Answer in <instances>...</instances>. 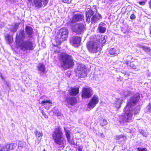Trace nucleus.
I'll use <instances>...</instances> for the list:
<instances>
[{
    "label": "nucleus",
    "mask_w": 151,
    "mask_h": 151,
    "mask_svg": "<svg viewBox=\"0 0 151 151\" xmlns=\"http://www.w3.org/2000/svg\"><path fill=\"white\" fill-rule=\"evenodd\" d=\"M139 94H137L128 102L127 106L124 109L126 111L124 115L121 117V120L120 121L121 122H128L131 119L133 111L130 108L136 104L139 100Z\"/></svg>",
    "instance_id": "obj_1"
},
{
    "label": "nucleus",
    "mask_w": 151,
    "mask_h": 151,
    "mask_svg": "<svg viewBox=\"0 0 151 151\" xmlns=\"http://www.w3.org/2000/svg\"><path fill=\"white\" fill-rule=\"evenodd\" d=\"M96 39L90 41L87 45L89 51L91 52L96 53L99 50V44H103L106 42L105 36L102 35L101 37L97 36Z\"/></svg>",
    "instance_id": "obj_2"
},
{
    "label": "nucleus",
    "mask_w": 151,
    "mask_h": 151,
    "mask_svg": "<svg viewBox=\"0 0 151 151\" xmlns=\"http://www.w3.org/2000/svg\"><path fill=\"white\" fill-rule=\"evenodd\" d=\"M59 58L61 62V67L65 69L69 68L74 65L73 60L72 56L66 53H61Z\"/></svg>",
    "instance_id": "obj_3"
},
{
    "label": "nucleus",
    "mask_w": 151,
    "mask_h": 151,
    "mask_svg": "<svg viewBox=\"0 0 151 151\" xmlns=\"http://www.w3.org/2000/svg\"><path fill=\"white\" fill-rule=\"evenodd\" d=\"M63 132L60 127L55 129L52 136L55 143L58 145L64 144V138L63 137Z\"/></svg>",
    "instance_id": "obj_4"
},
{
    "label": "nucleus",
    "mask_w": 151,
    "mask_h": 151,
    "mask_svg": "<svg viewBox=\"0 0 151 151\" xmlns=\"http://www.w3.org/2000/svg\"><path fill=\"white\" fill-rule=\"evenodd\" d=\"M19 46L20 50L25 53L28 51L33 50L35 47L32 40L29 39L22 41L20 42Z\"/></svg>",
    "instance_id": "obj_5"
},
{
    "label": "nucleus",
    "mask_w": 151,
    "mask_h": 151,
    "mask_svg": "<svg viewBox=\"0 0 151 151\" xmlns=\"http://www.w3.org/2000/svg\"><path fill=\"white\" fill-rule=\"evenodd\" d=\"M86 21L88 23H96L101 18V15L99 14H95L93 11L90 10L87 11L86 13Z\"/></svg>",
    "instance_id": "obj_6"
},
{
    "label": "nucleus",
    "mask_w": 151,
    "mask_h": 151,
    "mask_svg": "<svg viewBox=\"0 0 151 151\" xmlns=\"http://www.w3.org/2000/svg\"><path fill=\"white\" fill-rule=\"evenodd\" d=\"M70 25L73 31L78 34H83L86 29V25L83 23H71Z\"/></svg>",
    "instance_id": "obj_7"
},
{
    "label": "nucleus",
    "mask_w": 151,
    "mask_h": 151,
    "mask_svg": "<svg viewBox=\"0 0 151 151\" xmlns=\"http://www.w3.org/2000/svg\"><path fill=\"white\" fill-rule=\"evenodd\" d=\"M76 75L79 77L84 78L87 75V70L85 65L79 64L77 66L76 71Z\"/></svg>",
    "instance_id": "obj_8"
},
{
    "label": "nucleus",
    "mask_w": 151,
    "mask_h": 151,
    "mask_svg": "<svg viewBox=\"0 0 151 151\" xmlns=\"http://www.w3.org/2000/svg\"><path fill=\"white\" fill-rule=\"evenodd\" d=\"M68 29L63 28L60 29L58 31V37L60 39V41H63L66 40L68 37Z\"/></svg>",
    "instance_id": "obj_9"
},
{
    "label": "nucleus",
    "mask_w": 151,
    "mask_h": 151,
    "mask_svg": "<svg viewBox=\"0 0 151 151\" xmlns=\"http://www.w3.org/2000/svg\"><path fill=\"white\" fill-rule=\"evenodd\" d=\"M29 2H32L33 1V5L35 7L40 8L43 6V4L46 6L48 2V0H28Z\"/></svg>",
    "instance_id": "obj_10"
},
{
    "label": "nucleus",
    "mask_w": 151,
    "mask_h": 151,
    "mask_svg": "<svg viewBox=\"0 0 151 151\" xmlns=\"http://www.w3.org/2000/svg\"><path fill=\"white\" fill-rule=\"evenodd\" d=\"M92 94V90L90 88L84 87L82 90V96L84 99L90 98Z\"/></svg>",
    "instance_id": "obj_11"
},
{
    "label": "nucleus",
    "mask_w": 151,
    "mask_h": 151,
    "mask_svg": "<svg viewBox=\"0 0 151 151\" xmlns=\"http://www.w3.org/2000/svg\"><path fill=\"white\" fill-rule=\"evenodd\" d=\"M99 101L98 97L97 96L94 95L88 104V107L92 109L98 103Z\"/></svg>",
    "instance_id": "obj_12"
},
{
    "label": "nucleus",
    "mask_w": 151,
    "mask_h": 151,
    "mask_svg": "<svg viewBox=\"0 0 151 151\" xmlns=\"http://www.w3.org/2000/svg\"><path fill=\"white\" fill-rule=\"evenodd\" d=\"M81 38L80 37L74 36L70 38L71 44L75 47H78L80 45Z\"/></svg>",
    "instance_id": "obj_13"
},
{
    "label": "nucleus",
    "mask_w": 151,
    "mask_h": 151,
    "mask_svg": "<svg viewBox=\"0 0 151 151\" xmlns=\"http://www.w3.org/2000/svg\"><path fill=\"white\" fill-rule=\"evenodd\" d=\"M15 145L14 144H7L5 146L0 145V151H9L12 150L14 148Z\"/></svg>",
    "instance_id": "obj_14"
},
{
    "label": "nucleus",
    "mask_w": 151,
    "mask_h": 151,
    "mask_svg": "<svg viewBox=\"0 0 151 151\" xmlns=\"http://www.w3.org/2000/svg\"><path fill=\"white\" fill-rule=\"evenodd\" d=\"M25 37V34L23 30H20L19 33H17L16 36V40L17 42L20 41H23Z\"/></svg>",
    "instance_id": "obj_15"
},
{
    "label": "nucleus",
    "mask_w": 151,
    "mask_h": 151,
    "mask_svg": "<svg viewBox=\"0 0 151 151\" xmlns=\"http://www.w3.org/2000/svg\"><path fill=\"white\" fill-rule=\"evenodd\" d=\"M83 16L80 14H75L72 18L71 21V23H75L77 21L81 20L83 19Z\"/></svg>",
    "instance_id": "obj_16"
},
{
    "label": "nucleus",
    "mask_w": 151,
    "mask_h": 151,
    "mask_svg": "<svg viewBox=\"0 0 151 151\" xmlns=\"http://www.w3.org/2000/svg\"><path fill=\"white\" fill-rule=\"evenodd\" d=\"M65 102L68 104L72 105H74L76 104L77 102V100L75 98L73 97H69L66 98Z\"/></svg>",
    "instance_id": "obj_17"
},
{
    "label": "nucleus",
    "mask_w": 151,
    "mask_h": 151,
    "mask_svg": "<svg viewBox=\"0 0 151 151\" xmlns=\"http://www.w3.org/2000/svg\"><path fill=\"white\" fill-rule=\"evenodd\" d=\"M41 104L43 106H44L45 108L46 109H49L50 106H51L52 102L50 100H46L43 101L41 103Z\"/></svg>",
    "instance_id": "obj_18"
},
{
    "label": "nucleus",
    "mask_w": 151,
    "mask_h": 151,
    "mask_svg": "<svg viewBox=\"0 0 151 151\" xmlns=\"http://www.w3.org/2000/svg\"><path fill=\"white\" fill-rule=\"evenodd\" d=\"M123 100L120 99H115L112 103L114 106L116 108L119 109L120 107Z\"/></svg>",
    "instance_id": "obj_19"
},
{
    "label": "nucleus",
    "mask_w": 151,
    "mask_h": 151,
    "mask_svg": "<svg viewBox=\"0 0 151 151\" xmlns=\"http://www.w3.org/2000/svg\"><path fill=\"white\" fill-rule=\"evenodd\" d=\"M79 90L78 88L71 87L70 89L69 90L70 95L76 96L79 93Z\"/></svg>",
    "instance_id": "obj_20"
},
{
    "label": "nucleus",
    "mask_w": 151,
    "mask_h": 151,
    "mask_svg": "<svg viewBox=\"0 0 151 151\" xmlns=\"http://www.w3.org/2000/svg\"><path fill=\"white\" fill-rule=\"evenodd\" d=\"M25 31L26 33L29 36V37H31V35L33 32L32 28L30 26H26L25 27Z\"/></svg>",
    "instance_id": "obj_21"
},
{
    "label": "nucleus",
    "mask_w": 151,
    "mask_h": 151,
    "mask_svg": "<svg viewBox=\"0 0 151 151\" xmlns=\"http://www.w3.org/2000/svg\"><path fill=\"white\" fill-rule=\"evenodd\" d=\"M36 137L37 139L38 143H39L42 139V137L43 135V134L40 132H38L37 131H35Z\"/></svg>",
    "instance_id": "obj_22"
},
{
    "label": "nucleus",
    "mask_w": 151,
    "mask_h": 151,
    "mask_svg": "<svg viewBox=\"0 0 151 151\" xmlns=\"http://www.w3.org/2000/svg\"><path fill=\"white\" fill-rule=\"evenodd\" d=\"M26 143L24 141H20L18 143V147L21 150L22 149H25L26 146Z\"/></svg>",
    "instance_id": "obj_23"
},
{
    "label": "nucleus",
    "mask_w": 151,
    "mask_h": 151,
    "mask_svg": "<svg viewBox=\"0 0 151 151\" xmlns=\"http://www.w3.org/2000/svg\"><path fill=\"white\" fill-rule=\"evenodd\" d=\"M37 67L39 71H40L43 73H45L46 70L45 66L43 64H40L38 65Z\"/></svg>",
    "instance_id": "obj_24"
},
{
    "label": "nucleus",
    "mask_w": 151,
    "mask_h": 151,
    "mask_svg": "<svg viewBox=\"0 0 151 151\" xmlns=\"http://www.w3.org/2000/svg\"><path fill=\"white\" fill-rule=\"evenodd\" d=\"M125 63L128 66H130L131 68L133 69H135L136 68V66L134 65L133 62H130L129 61L126 60L125 61Z\"/></svg>",
    "instance_id": "obj_25"
},
{
    "label": "nucleus",
    "mask_w": 151,
    "mask_h": 151,
    "mask_svg": "<svg viewBox=\"0 0 151 151\" xmlns=\"http://www.w3.org/2000/svg\"><path fill=\"white\" fill-rule=\"evenodd\" d=\"M64 131L67 139L71 137V132L68 128L64 127Z\"/></svg>",
    "instance_id": "obj_26"
},
{
    "label": "nucleus",
    "mask_w": 151,
    "mask_h": 151,
    "mask_svg": "<svg viewBox=\"0 0 151 151\" xmlns=\"http://www.w3.org/2000/svg\"><path fill=\"white\" fill-rule=\"evenodd\" d=\"M140 47L142 48L143 50L147 52L148 54L151 55V50L150 48L144 46H141Z\"/></svg>",
    "instance_id": "obj_27"
},
{
    "label": "nucleus",
    "mask_w": 151,
    "mask_h": 151,
    "mask_svg": "<svg viewBox=\"0 0 151 151\" xmlns=\"http://www.w3.org/2000/svg\"><path fill=\"white\" fill-rule=\"evenodd\" d=\"M131 94L130 92L128 91H123L121 93L122 97H124L129 96Z\"/></svg>",
    "instance_id": "obj_28"
},
{
    "label": "nucleus",
    "mask_w": 151,
    "mask_h": 151,
    "mask_svg": "<svg viewBox=\"0 0 151 151\" xmlns=\"http://www.w3.org/2000/svg\"><path fill=\"white\" fill-rule=\"evenodd\" d=\"M116 140L122 141L125 139L126 137L122 135H120L116 136Z\"/></svg>",
    "instance_id": "obj_29"
},
{
    "label": "nucleus",
    "mask_w": 151,
    "mask_h": 151,
    "mask_svg": "<svg viewBox=\"0 0 151 151\" xmlns=\"http://www.w3.org/2000/svg\"><path fill=\"white\" fill-rule=\"evenodd\" d=\"M98 30L101 33H103L105 32L106 31V28L105 27L99 25L98 27Z\"/></svg>",
    "instance_id": "obj_30"
},
{
    "label": "nucleus",
    "mask_w": 151,
    "mask_h": 151,
    "mask_svg": "<svg viewBox=\"0 0 151 151\" xmlns=\"http://www.w3.org/2000/svg\"><path fill=\"white\" fill-rule=\"evenodd\" d=\"M100 124L101 126H104L107 124V122L106 120L104 119H102L100 121Z\"/></svg>",
    "instance_id": "obj_31"
},
{
    "label": "nucleus",
    "mask_w": 151,
    "mask_h": 151,
    "mask_svg": "<svg viewBox=\"0 0 151 151\" xmlns=\"http://www.w3.org/2000/svg\"><path fill=\"white\" fill-rule=\"evenodd\" d=\"M19 23H16L15 24L14 26L13 27V28L11 29V31L14 32H15L16 31L17 29H18L19 26Z\"/></svg>",
    "instance_id": "obj_32"
},
{
    "label": "nucleus",
    "mask_w": 151,
    "mask_h": 151,
    "mask_svg": "<svg viewBox=\"0 0 151 151\" xmlns=\"http://www.w3.org/2000/svg\"><path fill=\"white\" fill-rule=\"evenodd\" d=\"M68 142L71 145H74L75 143L73 139H71L70 137L67 139Z\"/></svg>",
    "instance_id": "obj_33"
},
{
    "label": "nucleus",
    "mask_w": 151,
    "mask_h": 151,
    "mask_svg": "<svg viewBox=\"0 0 151 151\" xmlns=\"http://www.w3.org/2000/svg\"><path fill=\"white\" fill-rule=\"evenodd\" d=\"M115 50L114 48H112L109 51V54L110 55H115Z\"/></svg>",
    "instance_id": "obj_34"
},
{
    "label": "nucleus",
    "mask_w": 151,
    "mask_h": 151,
    "mask_svg": "<svg viewBox=\"0 0 151 151\" xmlns=\"http://www.w3.org/2000/svg\"><path fill=\"white\" fill-rule=\"evenodd\" d=\"M146 111L148 113H150L151 111V104H150L147 107Z\"/></svg>",
    "instance_id": "obj_35"
},
{
    "label": "nucleus",
    "mask_w": 151,
    "mask_h": 151,
    "mask_svg": "<svg viewBox=\"0 0 151 151\" xmlns=\"http://www.w3.org/2000/svg\"><path fill=\"white\" fill-rule=\"evenodd\" d=\"M137 149L138 151H147V149L146 148H140L139 147H138Z\"/></svg>",
    "instance_id": "obj_36"
},
{
    "label": "nucleus",
    "mask_w": 151,
    "mask_h": 151,
    "mask_svg": "<svg viewBox=\"0 0 151 151\" xmlns=\"http://www.w3.org/2000/svg\"><path fill=\"white\" fill-rule=\"evenodd\" d=\"M41 112L42 113V115H43L45 118H48V116L45 113L43 110H41Z\"/></svg>",
    "instance_id": "obj_37"
},
{
    "label": "nucleus",
    "mask_w": 151,
    "mask_h": 151,
    "mask_svg": "<svg viewBox=\"0 0 151 151\" xmlns=\"http://www.w3.org/2000/svg\"><path fill=\"white\" fill-rule=\"evenodd\" d=\"M140 133L144 136L146 137L147 135V134L146 133H145L144 131L143 130L141 131Z\"/></svg>",
    "instance_id": "obj_38"
},
{
    "label": "nucleus",
    "mask_w": 151,
    "mask_h": 151,
    "mask_svg": "<svg viewBox=\"0 0 151 151\" xmlns=\"http://www.w3.org/2000/svg\"><path fill=\"white\" fill-rule=\"evenodd\" d=\"M63 1L64 3H70L71 1V0H63Z\"/></svg>",
    "instance_id": "obj_39"
},
{
    "label": "nucleus",
    "mask_w": 151,
    "mask_h": 151,
    "mask_svg": "<svg viewBox=\"0 0 151 151\" xmlns=\"http://www.w3.org/2000/svg\"><path fill=\"white\" fill-rule=\"evenodd\" d=\"M136 18L135 16L133 14L131 15L130 17V18L132 19H134Z\"/></svg>",
    "instance_id": "obj_40"
},
{
    "label": "nucleus",
    "mask_w": 151,
    "mask_h": 151,
    "mask_svg": "<svg viewBox=\"0 0 151 151\" xmlns=\"http://www.w3.org/2000/svg\"><path fill=\"white\" fill-rule=\"evenodd\" d=\"M138 3L140 5L142 6H144L145 4V2L144 1L139 2Z\"/></svg>",
    "instance_id": "obj_41"
},
{
    "label": "nucleus",
    "mask_w": 151,
    "mask_h": 151,
    "mask_svg": "<svg viewBox=\"0 0 151 151\" xmlns=\"http://www.w3.org/2000/svg\"><path fill=\"white\" fill-rule=\"evenodd\" d=\"M122 73L124 74V76H128L129 75V74L128 73L125 72L124 71H123L122 72Z\"/></svg>",
    "instance_id": "obj_42"
},
{
    "label": "nucleus",
    "mask_w": 151,
    "mask_h": 151,
    "mask_svg": "<svg viewBox=\"0 0 151 151\" xmlns=\"http://www.w3.org/2000/svg\"><path fill=\"white\" fill-rule=\"evenodd\" d=\"M7 38L8 39V40L9 41L10 40V37L9 35H8L7 36Z\"/></svg>",
    "instance_id": "obj_43"
},
{
    "label": "nucleus",
    "mask_w": 151,
    "mask_h": 151,
    "mask_svg": "<svg viewBox=\"0 0 151 151\" xmlns=\"http://www.w3.org/2000/svg\"><path fill=\"white\" fill-rule=\"evenodd\" d=\"M150 7L151 8V0H150L149 2Z\"/></svg>",
    "instance_id": "obj_44"
},
{
    "label": "nucleus",
    "mask_w": 151,
    "mask_h": 151,
    "mask_svg": "<svg viewBox=\"0 0 151 151\" xmlns=\"http://www.w3.org/2000/svg\"><path fill=\"white\" fill-rule=\"evenodd\" d=\"M0 76H1V78L2 79V80H4V78H3V76L1 74V75Z\"/></svg>",
    "instance_id": "obj_45"
},
{
    "label": "nucleus",
    "mask_w": 151,
    "mask_h": 151,
    "mask_svg": "<svg viewBox=\"0 0 151 151\" xmlns=\"http://www.w3.org/2000/svg\"><path fill=\"white\" fill-rule=\"evenodd\" d=\"M7 1L10 2H13L14 0H6Z\"/></svg>",
    "instance_id": "obj_46"
},
{
    "label": "nucleus",
    "mask_w": 151,
    "mask_h": 151,
    "mask_svg": "<svg viewBox=\"0 0 151 151\" xmlns=\"http://www.w3.org/2000/svg\"><path fill=\"white\" fill-rule=\"evenodd\" d=\"M101 136L102 137H104V135L103 134H102L101 135Z\"/></svg>",
    "instance_id": "obj_47"
},
{
    "label": "nucleus",
    "mask_w": 151,
    "mask_h": 151,
    "mask_svg": "<svg viewBox=\"0 0 151 151\" xmlns=\"http://www.w3.org/2000/svg\"><path fill=\"white\" fill-rule=\"evenodd\" d=\"M43 151H45V149H44V150H43Z\"/></svg>",
    "instance_id": "obj_48"
},
{
    "label": "nucleus",
    "mask_w": 151,
    "mask_h": 151,
    "mask_svg": "<svg viewBox=\"0 0 151 151\" xmlns=\"http://www.w3.org/2000/svg\"><path fill=\"white\" fill-rule=\"evenodd\" d=\"M134 114H137V113H134Z\"/></svg>",
    "instance_id": "obj_49"
}]
</instances>
